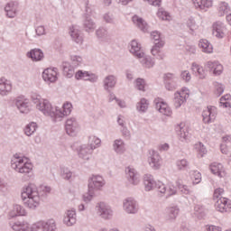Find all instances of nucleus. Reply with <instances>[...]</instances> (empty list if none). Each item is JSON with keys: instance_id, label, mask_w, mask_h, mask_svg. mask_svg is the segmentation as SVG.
<instances>
[{"instance_id": "obj_1", "label": "nucleus", "mask_w": 231, "mask_h": 231, "mask_svg": "<svg viewBox=\"0 0 231 231\" xmlns=\"http://www.w3.org/2000/svg\"><path fill=\"white\" fill-rule=\"evenodd\" d=\"M21 198L23 205L32 210H35L39 203H41V193H39L37 186L32 183L23 187Z\"/></svg>"}, {"instance_id": "obj_2", "label": "nucleus", "mask_w": 231, "mask_h": 231, "mask_svg": "<svg viewBox=\"0 0 231 231\" xmlns=\"http://www.w3.org/2000/svg\"><path fill=\"white\" fill-rule=\"evenodd\" d=\"M71 109H73V105L69 102L63 104L62 108L59 106L53 107L50 101H45L43 103L42 111L44 112L45 116H51L53 118L54 122H57L59 118H64V116H69L71 115Z\"/></svg>"}, {"instance_id": "obj_3", "label": "nucleus", "mask_w": 231, "mask_h": 231, "mask_svg": "<svg viewBox=\"0 0 231 231\" xmlns=\"http://www.w3.org/2000/svg\"><path fill=\"white\" fill-rule=\"evenodd\" d=\"M106 185V180H104V177L100 175H93L90 179H88V196H83V200L88 203L93 199V196H95V190H100L102 187Z\"/></svg>"}, {"instance_id": "obj_4", "label": "nucleus", "mask_w": 231, "mask_h": 231, "mask_svg": "<svg viewBox=\"0 0 231 231\" xmlns=\"http://www.w3.org/2000/svg\"><path fill=\"white\" fill-rule=\"evenodd\" d=\"M130 47V53H133L137 59H141V64H143L144 68H152V66H154V59L143 57L145 54L142 51V46H140V43H138L136 40L131 42Z\"/></svg>"}, {"instance_id": "obj_5", "label": "nucleus", "mask_w": 231, "mask_h": 231, "mask_svg": "<svg viewBox=\"0 0 231 231\" xmlns=\"http://www.w3.org/2000/svg\"><path fill=\"white\" fill-rule=\"evenodd\" d=\"M223 192H225L223 188H217L214 190L213 198L214 199H217V202L215 203V208L217 210V212H230L231 203L228 202V199L221 197Z\"/></svg>"}, {"instance_id": "obj_6", "label": "nucleus", "mask_w": 231, "mask_h": 231, "mask_svg": "<svg viewBox=\"0 0 231 231\" xmlns=\"http://www.w3.org/2000/svg\"><path fill=\"white\" fill-rule=\"evenodd\" d=\"M71 63L64 61L61 65L64 77L71 79L75 75V68H79L82 64V57L80 56H70Z\"/></svg>"}, {"instance_id": "obj_7", "label": "nucleus", "mask_w": 231, "mask_h": 231, "mask_svg": "<svg viewBox=\"0 0 231 231\" xmlns=\"http://www.w3.org/2000/svg\"><path fill=\"white\" fill-rule=\"evenodd\" d=\"M151 37L154 44L151 50V53L153 55V57H160L158 53H160V50L165 46V42L163 39H162V32L158 31H152L151 32Z\"/></svg>"}, {"instance_id": "obj_8", "label": "nucleus", "mask_w": 231, "mask_h": 231, "mask_svg": "<svg viewBox=\"0 0 231 231\" xmlns=\"http://www.w3.org/2000/svg\"><path fill=\"white\" fill-rule=\"evenodd\" d=\"M57 225L55 220L50 219L48 221H39L31 226V231H55Z\"/></svg>"}, {"instance_id": "obj_9", "label": "nucleus", "mask_w": 231, "mask_h": 231, "mask_svg": "<svg viewBox=\"0 0 231 231\" xmlns=\"http://www.w3.org/2000/svg\"><path fill=\"white\" fill-rule=\"evenodd\" d=\"M85 19L83 21V27L85 32H91V30H94L97 28V24L91 19V7H89V1L86 2V9H85Z\"/></svg>"}, {"instance_id": "obj_10", "label": "nucleus", "mask_w": 231, "mask_h": 231, "mask_svg": "<svg viewBox=\"0 0 231 231\" xmlns=\"http://www.w3.org/2000/svg\"><path fill=\"white\" fill-rule=\"evenodd\" d=\"M95 149H97V146H95L93 143L82 144L77 149L78 156L82 160H89Z\"/></svg>"}, {"instance_id": "obj_11", "label": "nucleus", "mask_w": 231, "mask_h": 231, "mask_svg": "<svg viewBox=\"0 0 231 231\" xmlns=\"http://www.w3.org/2000/svg\"><path fill=\"white\" fill-rule=\"evenodd\" d=\"M163 82L168 91H174V89L178 88V78L172 73L168 72L164 74Z\"/></svg>"}, {"instance_id": "obj_12", "label": "nucleus", "mask_w": 231, "mask_h": 231, "mask_svg": "<svg viewBox=\"0 0 231 231\" xmlns=\"http://www.w3.org/2000/svg\"><path fill=\"white\" fill-rule=\"evenodd\" d=\"M59 69L57 68H48L45 69L42 72V79L45 82L49 84L55 83L56 80H59Z\"/></svg>"}, {"instance_id": "obj_13", "label": "nucleus", "mask_w": 231, "mask_h": 231, "mask_svg": "<svg viewBox=\"0 0 231 231\" xmlns=\"http://www.w3.org/2000/svg\"><path fill=\"white\" fill-rule=\"evenodd\" d=\"M14 104L17 109L23 115H28L30 113V101L24 97V96H19L14 99Z\"/></svg>"}, {"instance_id": "obj_14", "label": "nucleus", "mask_w": 231, "mask_h": 231, "mask_svg": "<svg viewBox=\"0 0 231 231\" xmlns=\"http://www.w3.org/2000/svg\"><path fill=\"white\" fill-rule=\"evenodd\" d=\"M75 79L76 80H86L92 83L97 82V80H98V77H97V75L82 69H79L75 73Z\"/></svg>"}, {"instance_id": "obj_15", "label": "nucleus", "mask_w": 231, "mask_h": 231, "mask_svg": "<svg viewBox=\"0 0 231 231\" xmlns=\"http://www.w3.org/2000/svg\"><path fill=\"white\" fill-rule=\"evenodd\" d=\"M155 108L159 113L164 115L165 116H171L172 109L167 103L162 101V98L154 99Z\"/></svg>"}, {"instance_id": "obj_16", "label": "nucleus", "mask_w": 231, "mask_h": 231, "mask_svg": "<svg viewBox=\"0 0 231 231\" xmlns=\"http://www.w3.org/2000/svg\"><path fill=\"white\" fill-rule=\"evenodd\" d=\"M123 208L126 214H136L138 212V204L134 199L129 198L125 199Z\"/></svg>"}, {"instance_id": "obj_17", "label": "nucleus", "mask_w": 231, "mask_h": 231, "mask_svg": "<svg viewBox=\"0 0 231 231\" xmlns=\"http://www.w3.org/2000/svg\"><path fill=\"white\" fill-rule=\"evenodd\" d=\"M78 127L79 124H77V120L74 117L67 119L65 123V131L69 136H77Z\"/></svg>"}, {"instance_id": "obj_18", "label": "nucleus", "mask_w": 231, "mask_h": 231, "mask_svg": "<svg viewBox=\"0 0 231 231\" xmlns=\"http://www.w3.org/2000/svg\"><path fill=\"white\" fill-rule=\"evenodd\" d=\"M206 68L215 75V77H219L223 73V65L219 61H208L206 63Z\"/></svg>"}, {"instance_id": "obj_19", "label": "nucleus", "mask_w": 231, "mask_h": 231, "mask_svg": "<svg viewBox=\"0 0 231 231\" xmlns=\"http://www.w3.org/2000/svg\"><path fill=\"white\" fill-rule=\"evenodd\" d=\"M63 223L67 225V226H73V225L77 223V210L75 208L66 211Z\"/></svg>"}, {"instance_id": "obj_20", "label": "nucleus", "mask_w": 231, "mask_h": 231, "mask_svg": "<svg viewBox=\"0 0 231 231\" xmlns=\"http://www.w3.org/2000/svg\"><path fill=\"white\" fill-rule=\"evenodd\" d=\"M98 214L102 219H111L113 217V209H111V207L106 206L104 202H100Z\"/></svg>"}, {"instance_id": "obj_21", "label": "nucleus", "mask_w": 231, "mask_h": 231, "mask_svg": "<svg viewBox=\"0 0 231 231\" xmlns=\"http://www.w3.org/2000/svg\"><path fill=\"white\" fill-rule=\"evenodd\" d=\"M193 5L197 10L200 12H207L208 8H212L214 0H192Z\"/></svg>"}, {"instance_id": "obj_22", "label": "nucleus", "mask_w": 231, "mask_h": 231, "mask_svg": "<svg viewBox=\"0 0 231 231\" xmlns=\"http://www.w3.org/2000/svg\"><path fill=\"white\" fill-rule=\"evenodd\" d=\"M19 6V3L11 1L6 4L5 7V12L9 19H14L17 15V8Z\"/></svg>"}, {"instance_id": "obj_23", "label": "nucleus", "mask_w": 231, "mask_h": 231, "mask_svg": "<svg viewBox=\"0 0 231 231\" xmlns=\"http://www.w3.org/2000/svg\"><path fill=\"white\" fill-rule=\"evenodd\" d=\"M225 23L223 22H216L213 23V35L217 39H223L225 37Z\"/></svg>"}, {"instance_id": "obj_24", "label": "nucleus", "mask_w": 231, "mask_h": 231, "mask_svg": "<svg viewBox=\"0 0 231 231\" xmlns=\"http://www.w3.org/2000/svg\"><path fill=\"white\" fill-rule=\"evenodd\" d=\"M150 158L148 159L149 164L152 169H154V171H158L160 169V154L158 152L152 150L150 152Z\"/></svg>"}, {"instance_id": "obj_25", "label": "nucleus", "mask_w": 231, "mask_h": 231, "mask_svg": "<svg viewBox=\"0 0 231 231\" xmlns=\"http://www.w3.org/2000/svg\"><path fill=\"white\" fill-rule=\"evenodd\" d=\"M103 84L105 91L111 93V89L116 86V77L115 75L106 76L103 80Z\"/></svg>"}, {"instance_id": "obj_26", "label": "nucleus", "mask_w": 231, "mask_h": 231, "mask_svg": "<svg viewBox=\"0 0 231 231\" xmlns=\"http://www.w3.org/2000/svg\"><path fill=\"white\" fill-rule=\"evenodd\" d=\"M27 57L33 62H39L44 59V52L41 49H32L27 52Z\"/></svg>"}, {"instance_id": "obj_27", "label": "nucleus", "mask_w": 231, "mask_h": 231, "mask_svg": "<svg viewBox=\"0 0 231 231\" xmlns=\"http://www.w3.org/2000/svg\"><path fill=\"white\" fill-rule=\"evenodd\" d=\"M143 184L146 192H149L152 190V189H156V185H158V182H156L152 175L145 174L143 177Z\"/></svg>"}, {"instance_id": "obj_28", "label": "nucleus", "mask_w": 231, "mask_h": 231, "mask_svg": "<svg viewBox=\"0 0 231 231\" xmlns=\"http://www.w3.org/2000/svg\"><path fill=\"white\" fill-rule=\"evenodd\" d=\"M32 171L33 165L32 164V162H28V161H26L18 168V172H20V174H25L26 178H32V176L33 175Z\"/></svg>"}, {"instance_id": "obj_29", "label": "nucleus", "mask_w": 231, "mask_h": 231, "mask_svg": "<svg viewBox=\"0 0 231 231\" xmlns=\"http://www.w3.org/2000/svg\"><path fill=\"white\" fill-rule=\"evenodd\" d=\"M12 91V83L5 79H0V95L7 97Z\"/></svg>"}, {"instance_id": "obj_30", "label": "nucleus", "mask_w": 231, "mask_h": 231, "mask_svg": "<svg viewBox=\"0 0 231 231\" xmlns=\"http://www.w3.org/2000/svg\"><path fill=\"white\" fill-rule=\"evenodd\" d=\"M126 172V178L132 185H138L139 180H138V172H136V170L134 168L127 167L125 169Z\"/></svg>"}, {"instance_id": "obj_31", "label": "nucleus", "mask_w": 231, "mask_h": 231, "mask_svg": "<svg viewBox=\"0 0 231 231\" xmlns=\"http://www.w3.org/2000/svg\"><path fill=\"white\" fill-rule=\"evenodd\" d=\"M24 160H27V158L24 156L21 157L17 153L14 154L13 159L11 160L12 169H14V171H17V169H19V167H21V165H24V163H26V162H24Z\"/></svg>"}, {"instance_id": "obj_32", "label": "nucleus", "mask_w": 231, "mask_h": 231, "mask_svg": "<svg viewBox=\"0 0 231 231\" xmlns=\"http://www.w3.org/2000/svg\"><path fill=\"white\" fill-rule=\"evenodd\" d=\"M191 69H192L194 75H196V77H199V79H200L201 80H203V79H205V77H207L205 69H203V67H201V65H199L196 62L192 63Z\"/></svg>"}, {"instance_id": "obj_33", "label": "nucleus", "mask_w": 231, "mask_h": 231, "mask_svg": "<svg viewBox=\"0 0 231 231\" xmlns=\"http://www.w3.org/2000/svg\"><path fill=\"white\" fill-rule=\"evenodd\" d=\"M132 21L134 24H136L138 28H140L141 32H143L144 33L147 32V22H145L143 18L134 14L132 18Z\"/></svg>"}, {"instance_id": "obj_34", "label": "nucleus", "mask_w": 231, "mask_h": 231, "mask_svg": "<svg viewBox=\"0 0 231 231\" xmlns=\"http://www.w3.org/2000/svg\"><path fill=\"white\" fill-rule=\"evenodd\" d=\"M114 151L117 154H124L125 152V143L122 139H116L114 141Z\"/></svg>"}, {"instance_id": "obj_35", "label": "nucleus", "mask_w": 231, "mask_h": 231, "mask_svg": "<svg viewBox=\"0 0 231 231\" xmlns=\"http://www.w3.org/2000/svg\"><path fill=\"white\" fill-rule=\"evenodd\" d=\"M199 48H200L204 53H212V51H214V47H212V44L206 39H202L199 42Z\"/></svg>"}, {"instance_id": "obj_36", "label": "nucleus", "mask_w": 231, "mask_h": 231, "mask_svg": "<svg viewBox=\"0 0 231 231\" xmlns=\"http://www.w3.org/2000/svg\"><path fill=\"white\" fill-rule=\"evenodd\" d=\"M178 136H180V142H185L189 140V132L182 127L181 125H177L175 127Z\"/></svg>"}, {"instance_id": "obj_37", "label": "nucleus", "mask_w": 231, "mask_h": 231, "mask_svg": "<svg viewBox=\"0 0 231 231\" xmlns=\"http://www.w3.org/2000/svg\"><path fill=\"white\" fill-rule=\"evenodd\" d=\"M136 109L139 113H147V109H149V100L145 97H142L136 105Z\"/></svg>"}, {"instance_id": "obj_38", "label": "nucleus", "mask_w": 231, "mask_h": 231, "mask_svg": "<svg viewBox=\"0 0 231 231\" xmlns=\"http://www.w3.org/2000/svg\"><path fill=\"white\" fill-rule=\"evenodd\" d=\"M39 127V125H37V123L35 122H31L28 125H25L23 131H24V134H26V136H32L35 131H37V128Z\"/></svg>"}, {"instance_id": "obj_39", "label": "nucleus", "mask_w": 231, "mask_h": 231, "mask_svg": "<svg viewBox=\"0 0 231 231\" xmlns=\"http://www.w3.org/2000/svg\"><path fill=\"white\" fill-rule=\"evenodd\" d=\"M230 12V6L226 2H221L218 7V16L223 17L224 15H227Z\"/></svg>"}, {"instance_id": "obj_40", "label": "nucleus", "mask_w": 231, "mask_h": 231, "mask_svg": "<svg viewBox=\"0 0 231 231\" xmlns=\"http://www.w3.org/2000/svg\"><path fill=\"white\" fill-rule=\"evenodd\" d=\"M187 99L185 97L181 96V93L178 92L175 94V97L173 99V105L176 109H180L184 102H186Z\"/></svg>"}, {"instance_id": "obj_41", "label": "nucleus", "mask_w": 231, "mask_h": 231, "mask_svg": "<svg viewBox=\"0 0 231 231\" xmlns=\"http://www.w3.org/2000/svg\"><path fill=\"white\" fill-rule=\"evenodd\" d=\"M32 100L33 104H36V109H39V111H42V113L44 115V110H42L44 107L43 104L48 102V100L44 99L42 102H41V96H32Z\"/></svg>"}, {"instance_id": "obj_42", "label": "nucleus", "mask_w": 231, "mask_h": 231, "mask_svg": "<svg viewBox=\"0 0 231 231\" xmlns=\"http://www.w3.org/2000/svg\"><path fill=\"white\" fill-rule=\"evenodd\" d=\"M194 212L197 215V217L199 219H203L205 217V216H207V213L205 211V207L200 204H197L194 207Z\"/></svg>"}, {"instance_id": "obj_43", "label": "nucleus", "mask_w": 231, "mask_h": 231, "mask_svg": "<svg viewBox=\"0 0 231 231\" xmlns=\"http://www.w3.org/2000/svg\"><path fill=\"white\" fill-rule=\"evenodd\" d=\"M12 217H17V216H26V209L19 204L14 206V214L11 215Z\"/></svg>"}, {"instance_id": "obj_44", "label": "nucleus", "mask_w": 231, "mask_h": 231, "mask_svg": "<svg viewBox=\"0 0 231 231\" xmlns=\"http://www.w3.org/2000/svg\"><path fill=\"white\" fill-rule=\"evenodd\" d=\"M70 37L77 44H82L83 38L80 36V32L75 29L70 28Z\"/></svg>"}, {"instance_id": "obj_45", "label": "nucleus", "mask_w": 231, "mask_h": 231, "mask_svg": "<svg viewBox=\"0 0 231 231\" xmlns=\"http://www.w3.org/2000/svg\"><path fill=\"white\" fill-rule=\"evenodd\" d=\"M170 219H176L178 214H180V208L178 206H173L168 208L167 210Z\"/></svg>"}, {"instance_id": "obj_46", "label": "nucleus", "mask_w": 231, "mask_h": 231, "mask_svg": "<svg viewBox=\"0 0 231 231\" xmlns=\"http://www.w3.org/2000/svg\"><path fill=\"white\" fill-rule=\"evenodd\" d=\"M157 17L162 19V21H169V19H171V14L165 11L163 8H159L157 12Z\"/></svg>"}, {"instance_id": "obj_47", "label": "nucleus", "mask_w": 231, "mask_h": 231, "mask_svg": "<svg viewBox=\"0 0 231 231\" xmlns=\"http://www.w3.org/2000/svg\"><path fill=\"white\" fill-rule=\"evenodd\" d=\"M221 164H216V163H212L209 165V171L212 174H215V176H218V178H222L221 175V170L219 169V166Z\"/></svg>"}, {"instance_id": "obj_48", "label": "nucleus", "mask_w": 231, "mask_h": 231, "mask_svg": "<svg viewBox=\"0 0 231 231\" xmlns=\"http://www.w3.org/2000/svg\"><path fill=\"white\" fill-rule=\"evenodd\" d=\"M147 84L145 83V79H142V78H137L135 79V88L136 89H138L139 91H145V86Z\"/></svg>"}, {"instance_id": "obj_49", "label": "nucleus", "mask_w": 231, "mask_h": 231, "mask_svg": "<svg viewBox=\"0 0 231 231\" xmlns=\"http://www.w3.org/2000/svg\"><path fill=\"white\" fill-rule=\"evenodd\" d=\"M73 172L70 170L66 167L61 168V177L63 178V180L69 181V180H71Z\"/></svg>"}, {"instance_id": "obj_50", "label": "nucleus", "mask_w": 231, "mask_h": 231, "mask_svg": "<svg viewBox=\"0 0 231 231\" xmlns=\"http://www.w3.org/2000/svg\"><path fill=\"white\" fill-rule=\"evenodd\" d=\"M107 29L104 28V27H99L97 31H96V35L97 37V39H106L107 37Z\"/></svg>"}, {"instance_id": "obj_51", "label": "nucleus", "mask_w": 231, "mask_h": 231, "mask_svg": "<svg viewBox=\"0 0 231 231\" xmlns=\"http://www.w3.org/2000/svg\"><path fill=\"white\" fill-rule=\"evenodd\" d=\"M202 117L204 124H212V118L210 117V108H207L202 112Z\"/></svg>"}, {"instance_id": "obj_52", "label": "nucleus", "mask_w": 231, "mask_h": 231, "mask_svg": "<svg viewBox=\"0 0 231 231\" xmlns=\"http://www.w3.org/2000/svg\"><path fill=\"white\" fill-rule=\"evenodd\" d=\"M176 165L179 171H185L189 167V162L186 159L179 160L176 162Z\"/></svg>"}, {"instance_id": "obj_53", "label": "nucleus", "mask_w": 231, "mask_h": 231, "mask_svg": "<svg viewBox=\"0 0 231 231\" xmlns=\"http://www.w3.org/2000/svg\"><path fill=\"white\" fill-rule=\"evenodd\" d=\"M12 228L14 231H28V226H23V224L20 222H15L12 226Z\"/></svg>"}, {"instance_id": "obj_54", "label": "nucleus", "mask_w": 231, "mask_h": 231, "mask_svg": "<svg viewBox=\"0 0 231 231\" xmlns=\"http://www.w3.org/2000/svg\"><path fill=\"white\" fill-rule=\"evenodd\" d=\"M103 21L108 24H113L115 23V16L111 13H106L103 15Z\"/></svg>"}, {"instance_id": "obj_55", "label": "nucleus", "mask_w": 231, "mask_h": 231, "mask_svg": "<svg viewBox=\"0 0 231 231\" xmlns=\"http://www.w3.org/2000/svg\"><path fill=\"white\" fill-rule=\"evenodd\" d=\"M193 179V184L198 185L199 183H201V173L198 171H194L192 174Z\"/></svg>"}, {"instance_id": "obj_56", "label": "nucleus", "mask_w": 231, "mask_h": 231, "mask_svg": "<svg viewBox=\"0 0 231 231\" xmlns=\"http://www.w3.org/2000/svg\"><path fill=\"white\" fill-rule=\"evenodd\" d=\"M208 109H209V116L211 117V124L216 120V117L217 116V113L216 112V106H208Z\"/></svg>"}, {"instance_id": "obj_57", "label": "nucleus", "mask_w": 231, "mask_h": 231, "mask_svg": "<svg viewBox=\"0 0 231 231\" xmlns=\"http://www.w3.org/2000/svg\"><path fill=\"white\" fill-rule=\"evenodd\" d=\"M157 190L161 193V194H165V192H167V186H165V184H163L162 182H157L156 184V188Z\"/></svg>"}, {"instance_id": "obj_58", "label": "nucleus", "mask_w": 231, "mask_h": 231, "mask_svg": "<svg viewBox=\"0 0 231 231\" xmlns=\"http://www.w3.org/2000/svg\"><path fill=\"white\" fill-rule=\"evenodd\" d=\"M180 78L182 80H185V82H190V72H189V70H183L180 74Z\"/></svg>"}, {"instance_id": "obj_59", "label": "nucleus", "mask_w": 231, "mask_h": 231, "mask_svg": "<svg viewBox=\"0 0 231 231\" xmlns=\"http://www.w3.org/2000/svg\"><path fill=\"white\" fill-rule=\"evenodd\" d=\"M187 26L191 30V32L196 28V21L194 20V17L190 16L187 21Z\"/></svg>"}, {"instance_id": "obj_60", "label": "nucleus", "mask_w": 231, "mask_h": 231, "mask_svg": "<svg viewBox=\"0 0 231 231\" xmlns=\"http://www.w3.org/2000/svg\"><path fill=\"white\" fill-rule=\"evenodd\" d=\"M88 142H91V143H93V142H94L95 147H97V145H100V143H102V141L95 135L89 136L88 137Z\"/></svg>"}, {"instance_id": "obj_61", "label": "nucleus", "mask_w": 231, "mask_h": 231, "mask_svg": "<svg viewBox=\"0 0 231 231\" xmlns=\"http://www.w3.org/2000/svg\"><path fill=\"white\" fill-rule=\"evenodd\" d=\"M36 35L38 37H41V35H44L46 33V29L44 28V25H40L35 29Z\"/></svg>"}, {"instance_id": "obj_62", "label": "nucleus", "mask_w": 231, "mask_h": 231, "mask_svg": "<svg viewBox=\"0 0 231 231\" xmlns=\"http://www.w3.org/2000/svg\"><path fill=\"white\" fill-rule=\"evenodd\" d=\"M222 93H225V88L223 87V84H217L216 86V95L221 97Z\"/></svg>"}, {"instance_id": "obj_63", "label": "nucleus", "mask_w": 231, "mask_h": 231, "mask_svg": "<svg viewBox=\"0 0 231 231\" xmlns=\"http://www.w3.org/2000/svg\"><path fill=\"white\" fill-rule=\"evenodd\" d=\"M206 231H222L221 227L214 225L206 226Z\"/></svg>"}, {"instance_id": "obj_64", "label": "nucleus", "mask_w": 231, "mask_h": 231, "mask_svg": "<svg viewBox=\"0 0 231 231\" xmlns=\"http://www.w3.org/2000/svg\"><path fill=\"white\" fill-rule=\"evenodd\" d=\"M149 3V5H152V6H162V0H144Z\"/></svg>"}]
</instances>
